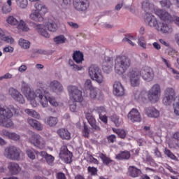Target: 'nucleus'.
<instances>
[{"instance_id":"f257e3e1","label":"nucleus","mask_w":179,"mask_h":179,"mask_svg":"<svg viewBox=\"0 0 179 179\" xmlns=\"http://www.w3.org/2000/svg\"><path fill=\"white\" fill-rule=\"evenodd\" d=\"M21 92L24 94L25 97L30 101L33 107H37V101H39L42 107H48V92L44 90V87L36 90L35 92L31 91L29 85L26 83H22Z\"/></svg>"},{"instance_id":"f03ea898","label":"nucleus","mask_w":179,"mask_h":179,"mask_svg":"<svg viewBox=\"0 0 179 179\" xmlns=\"http://www.w3.org/2000/svg\"><path fill=\"white\" fill-rule=\"evenodd\" d=\"M19 111L15 107L2 106L0 105V126L5 127V128H12L13 127V122L12 117L13 113L17 114Z\"/></svg>"},{"instance_id":"7ed1b4c3","label":"nucleus","mask_w":179,"mask_h":179,"mask_svg":"<svg viewBox=\"0 0 179 179\" xmlns=\"http://www.w3.org/2000/svg\"><path fill=\"white\" fill-rule=\"evenodd\" d=\"M131 66V59L124 55L117 56L114 60V69L117 75H123Z\"/></svg>"},{"instance_id":"20e7f679","label":"nucleus","mask_w":179,"mask_h":179,"mask_svg":"<svg viewBox=\"0 0 179 179\" xmlns=\"http://www.w3.org/2000/svg\"><path fill=\"white\" fill-rule=\"evenodd\" d=\"M162 96V87L159 84L153 85L147 92V97L151 103H157Z\"/></svg>"},{"instance_id":"39448f33","label":"nucleus","mask_w":179,"mask_h":179,"mask_svg":"<svg viewBox=\"0 0 179 179\" xmlns=\"http://www.w3.org/2000/svg\"><path fill=\"white\" fill-rule=\"evenodd\" d=\"M88 74L92 80H95L97 83H103L104 82V76L101 73V70L96 64H92L88 68Z\"/></svg>"},{"instance_id":"423d86ee","label":"nucleus","mask_w":179,"mask_h":179,"mask_svg":"<svg viewBox=\"0 0 179 179\" xmlns=\"http://www.w3.org/2000/svg\"><path fill=\"white\" fill-rule=\"evenodd\" d=\"M6 22L8 24H10V26H17L18 30H22V31H29V30H30V28H29V26L26 24V22H24L23 20L19 22L13 15H9L6 18Z\"/></svg>"},{"instance_id":"0eeeda50","label":"nucleus","mask_w":179,"mask_h":179,"mask_svg":"<svg viewBox=\"0 0 179 179\" xmlns=\"http://www.w3.org/2000/svg\"><path fill=\"white\" fill-rule=\"evenodd\" d=\"M68 92L71 101L82 103L83 101V96H82V91L78 89V87L69 85L68 87Z\"/></svg>"},{"instance_id":"6e6552de","label":"nucleus","mask_w":179,"mask_h":179,"mask_svg":"<svg viewBox=\"0 0 179 179\" xmlns=\"http://www.w3.org/2000/svg\"><path fill=\"white\" fill-rule=\"evenodd\" d=\"M129 82L132 87H138L141 85V71L138 69L130 70L128 74Z\"/></svg>"},{"instance_id":"1a4fd4ad","label":"nucleus","mask_w":179,"mask_h":179,"mask_svg":"<svg viewBox=\"0 0 179 179\" xmlns=\"http://www.w3.org/2000/svg\"><path fill=\"white\" fill-rule=\"evenodd\" d=\"M176 100V90L172 87H167L164 91L162 103L164 106H170Z\"/></svg>"},{"instance_id":"9d476101","label":"nucleus","mask_w":179,"mask_h":179,"mask_svg":"<svg viewBox=\"0 0 179 179\" xmlns=\"http://www.w3.org/2000/svg\"><path fill=\"white\" fill-rule=\"evenodd\" d=\"M29 142L38 149H44L45 148V139L38 134H34L29 138Z\"/></svg>"},{"instance_id":"9b49d317","label":"nucleus","mask_w":179,"mask_h":179,"mask_svg":"<svg viewBox=\"0 0 179 179\" xmlns=\"http://www.w3.org/2000/svg\"><path fill=\"white\" fill-rule=\"evenodd\" d=\"M29 142L38 149H44L45 148V139L38 134H34L29 138Z\"/></svg>"},{"instance_id":"f8f14e48","label":"nucleus","mask_w":179,"mask_h":179,"mask_svg":"<svg viewBox=\"0 0 179 179\" xmlns=\"http://www.w3.org/2000/svg\"><path fill=\"white\" fill-rule=\"evenodd\" d=\"M4 156L6 157H20L22 156V150L17 147L10 145L6 148Z\"/></svg>"},{"instance_id":"ddd939ff","label":"nucleus","mask_w":179,"mask_h":179,"mask_svg":"<svg viewBox=\"0 0 179 179\" xmlns=\"http://www.w3.org/2000/svg\"><path fill=\"white\" fill-rule=\"evenodd\" d=\"M140 72L143 79L147 82H152L155 78V71L150 67H143Z\"/></svg>"},{"instance_id":"4468645a","label":"nucleus","mask_w":179,"mask_h":179,"mask_svg":"<svg viewBox=\"0 0 179 179\" xmlns=\"http://www.w3.org/2000/svg\"><path fill=\"white\" fill-rule=\"evenodd\" d=\"M144 22L150 27H154V29L157 30V27H159V22H157V18H156L155 15L147 13L145 15Z\"/></svg>"},{"instance_id":"2eb2a0df","label":"nucleus","mask_w":179,"mask_h":179,"mask_svg":"<svg viewBox=\"0 0 179 179\" xmlns=\"http://www.w3.org/2000/svg\"><path fill=\"white\" fill-rule=\"evenodd\" d=\"M9 94L11 97L15 100V101H17L20 104H24L26 103V100H24V97L22 94L19 92L16 89L10 88Z\"/></svg>"},{"instance_id":"dca6fc26","label":"nucleus","mask_w":179,"mask_h":179,"mask_svg":"<svg viewBox=\"0 0 179 179\" xmlns=\"http://www.w3.org/2000/svg\"><path fill=\"white\" fill-rule=\"evenodd\" d=\"M73 6L79 12H85L89 8V0H74Z\"/></svg>"},{"instance_id":"f3484780","label":"nucleus","mask_w":179,"mask_h":179,"mask_svg":"<svg viewBox=\"0 0 179 179\" xmlns=\"http://www.w3.org/2000/svg\"><path fill=\"white\" fill-rule=\"evenodd\" d=\"M113 94L117 97H121L125 94V89L120 81L113 83Z\"/></svg>"},{"instance_id":"a211bd4d","label":"nucleus","mask_w":179,"mask_h":179,"mask_svg":"<svg viewBox=\"0 0 179 179\" xmlns=\"http://www.w3.org/2000/svg\"><path fill=\"white\" fill-rule=\"evenodd\" d=\"M26 153L28 157H36V156L37 157H38V156H41V157H54L52 155H48L45 151L38 152L34 148L27 149Z\"/></svg>"},{"instance_id":"6ab92c4d","label":"nucleus","mask_w":179,"mask_h":179,"mask_svg":"<svg viewBox=\"0 0 179 179\" xmlns=\"http://www.w3.org/2000/svg\"><path fill=\"white\" fill-rule=\"evenodd\" d=\"M157 31L164 33V34H169V33H173V27L170 24H167L164 22H159L158 27L157 28Z\"/></svg>"},{"instance_id":"aec40b11","label":"nucleus","mask_w":179,"mask_h":179,"mask_svg":"<svg viewBox=\"0 0 179 179\" xmlns=\"http://www.w3.org/2000/svg\"><path fill=\"white\" fill-rule=\"evenodd\" d=\"M49 87L55 93H62L64 92V86L58 80L51 81L49 84Z\"/></svg>"},{"instance_id":"412c9836","label":"nucleus","mask_w":179,"mask_h":179,"mask_svg":"<svg viewBox=\"0 0 179 179\" xmlns=\"http://www.w3.org/2000/svg\"><path fill=\"white\" fill-rule=\"evenodd\" d=\"M131 122H141L142 118L141 117V113L136 109H132L127 115Z\"/></svg>"},{"instance_id":"4be33fe9","label":"nucleus","mask_w":179,"mask_h":179,"mask_svg":"<svg viewBox=\"0 0 179 179\" xmlns=\"http://www.w3.org/2000/svg\"><path fill=\"white\" fill-rule=\"evenodd\" d=\"M111 66H113V62L110 57H105L102 62V69L105 73H110L111 72Z\"/></svg>"},{"instance_id":"5701e85b","label":"nucleus","mask_w":179,"mask_h":179,"mask_svg":"<svg viewBox=\"0 0 179 179\" xmlns=\"http://www.w3.org/2000/svg\"><path fill=\"white\" fill-rule=\"evenodd\" d=\"M35 29L36 30L37 33L42 36V37H45V38H50V33L47 31L45 28V25L38 24L35 26Z\"/></svg>"},{"instance_id":"b1692460","label":"nucleus","mask_w":179,"mask_h":179,"mask_svg":"<svg viewBox=\"0 0 179 179\" xmlns=\"http://www.w3.org/2000/svg\"><path fill=\"white\" fill-rule=\"evenodd\" d=\"M145 114L150 118H158L160 116V112L153 107L147 108L145 109Z\"/></svg>"},{"instance_id":"393cba45","label":"nucleus","mask_w":179,"mask_h":179,"mask_svg":"<svg viewBox=\"0 0 179 179\" xmlns=\"http://www.w3.org/2000/svg\"><path fill=\"white\" fill-rule=\"evenodd\" d=\"M8 169L12 176H17V174L20 173L21 170L19 164L13 162L9 163Z\"/></svg>"},{"instance_id":"a878e982","label":"nucleus","mask_w":179,"mask_h":179,"mask_svg":"<svg viewBox=\"0 0 179 179\" xmlns=\"http://www.w3.org/2000/svg\"><path fill=\"white\" fill-rule=\"evenodd\" d=\"M35 10L41 16H44L45 13H48V8L43 4L36 3L34 4Z\"/></svg>"},{"instance_id":"bb28decb","label":"nucleus","mask_w":179,"mask_h":179,"mask_svg":"<svg viewBox=\"0 0 179 179\" xmlns=\"http://www.w3.org/2000/svg\"><path fill=\"white\" fill-rule=\"evenodd\" d=\"M27 122L32 128L36 129V131H43V124L36 120L28 118Z\"/></svg>"},{"instance_id":"cd10ccee","label":"nucleus","mask_w":179,"mask_h":179,"mask_svg":"<svg viewBox=\"0 0 179 179\" xmlns=\"http://www.w3.org/2000/svg\"><path fill=\"white\" fill-rule=\"evenodd\" d=\"M142 9L144 12H155V4L145 0L142 3Z\"/></svg>"},{"instance_id":"c85d7f7f","label":"nucleus","mask_w":179,"mask_h":179,"mask_svg":"<svg viewBox=\"0 0 179 179\" xmlns=\"http://www.w3.org/2000/svg\"><path fill=\"white\" fill-rule=\"evenodd\" d=\"M147 92L146 91H135L134 92V97L135 100L145 101L146 100Z\"/></svg>"},{"instance_id":"c756f323","label":"nucleus","mask_w":179,"mask_h":179,"mask_svg":"<svg viewBox=\"0 0 179 179\" xmlns=\"http://www.w3.org/2000/svg\"><path fill=\"white\" fill-rule=\"evenodd\" d=\"M141 174H142V171H141V169H138L135 166L129 167V176H130V177H139Z\"/></svg>"},{"instance_id":"7c9ffc66","label":"nucleus","mask_w":179,"mask_h":179,"mask_svg":"<svg viewBox=\"0 0 179 179\" xmlns=\"http://www.w3.org/2000/svg\"><path fill=\"white\" fill-rule=\"evenodd\" d=\"M72 152L68 150L66 145L62 146L59 152V157H72Z\"/></svg>"},{"instance_id":"2f4dec72","label":"nucleus","mask_w":179,"mask_h":179,"mask_svg":"<svg viewBox=\"0 0 179 179\" xmlns=\"http://www.w3.org/2000/svg\"><path fill=\"white\" fill-rule=\"evenodd\" d=\"M58 135L62 138V139H71V133L66 129H59L57 131Z\"/></svg>"},{"instance_id":"473e14b6","label":"nucleus","mask_w":179,"mask_h":179,"mask_svg":"<svg viewBox=\"0 0 179 179\" xmlns=\"http://www.w3.org/2000/svg\"><path fill=\"white\" fill-rule=\"evenodd\" d=\"M29 19L34 20V22H43L44 20L43 15L38 13L36 10L34 11L29 15Z\"/></svg>"},{"instance_id":"72a5a7b5","label":"nucleus","mask_w":179,"mask_h":179,"mask_svg":"<svg viewBox=\"0 0 179 179\" xmlns=\"http://www.w3.org/2000/svg\"><path fill=\"white\" fill-rule=\"evenodd\" d=\"M45 124L49 127H55L58 124V118L52 116L45 117Z\"/></svg>"},{"instance_id":"f704fd0d","label":"nucleus","mask_w":179,"mask_h":179,"mask_svg":"<svg viewBox=\"0 0 179 179\" xmlns=\"http://www.w3.org/2000/svg\"><path fill=\"white\" fill-rule=\"evenodd\" d=\"M90 90V97L92 100H96V99H98V100H100V90H99L96 87H94Z\"/></svg>"},{"instance_id":"c9c22d12","label":"nucleus","mask_w":179,"mask_h":179,"mask_svg":"<svg viewBox=\"0 0 179 179\" xmlns=\"http://www.w3.org/2000/svg\"><path fill=\"white\" fill-rule=\"evenodd\" d=\"M73 59L76 64H80L83 61V53L80 51H76L73 55Z\"/></svg>"},{"instance_id":"e433bc0d","label":"nucleus","mask_w":179,"mask_h":179,"mask_svg":"<svg viewBox=\"0 0 179 179\" xmlns=\"http://www.w3.org/2000/svg\"><path fill=\"white\" fill-rule=\"evenodd\" d=\"M18 44L21 48L23 50H29L30 48V41L24 39V38H20L18 41Z\"/></svg>"},{"instance_id":"4c0bfd02","label":"nucleus","mask_w":179,"mask_h":179,"mask_svg":"<svg viewBox=\"0 0 179 179\" xmlns=\"http://www.w3.org/2000/svg\"><path fill=\"white\" fill-rule=\"evenodd\" d=\"M162 61L165 64V65L169 68V71L173 73L175 76L176 79H179V73L177 72V71L174 70V69L171 68V64H170V62H168L167 59L162 57Z\"/></svg>"},{"instance_id":"58836bf2","label":"nucleus","mask_w":179,"mask_h":179,"mask_svg":"<svg viewBox=\"0 0 179 179\" xmlns=\"http://www.w3.org/2000/svg\"><path fill=\"white\" fill-rule=\"evenodd\" d=\"M46 26L48 27V30L49 31H52V33H55L58 29V26L55 24V22L54 21H49L47 24Z\"/></svg>"},{"instance_id":"ea45409f","label":"nucleus","mask_w":179,"mask_h":179,"mask_svg":"<svg viewBox=\"0 0 179 179\" xmlns=\"http://www.w3.org/2000/svg\"><path fill=\"white\" fill-rule=\"evenodd\" d=\"M54 41L55 44H65L66 43L67 39L64 35H59L54 38Z\"/></svg>"},{"instance_id":"a19ab883","label":"nucleus","mask_w":179,"mask_h":179,"mask_svg":"<svg viewBox=\"0 0 179 179\" xmlns=\"http://www.w3.org/2000/svg\"><path fill=\"white\" fill-rule=\"evenodd\" d=\"M8 5L3 6L2 7L3 13H9L12 11V0L7 1Z\"/></svg>"},{"instance_id":"79ce46f5","label":"nucleus","mask_w":179,"mask_h":179,"mask_svg":"<svg viewBox=\"0 0 179 179\" xmlns=\"http://www.w3.org/2000/svg\"><path fill=\"white\" fill-rule=\"evenodd\" d=\"M113 131L115 132V134L118 135L119 138H121L122 139H124L125 136H127V132H125V130L124 129H113Z\"/></svg>"},{"instance_id":"37998d69","label":"nucleus","mask_w":179,"mask_h":179,"mask_svg":"<svg viewBox=\"0 0 179 179\" xmlns=\"http://www.w3.org/2000/svg\"><path fill=\"white\" fill-rule=\"evenodd\" d=\"M24 111L26 114H28V115H30V117H33L34 118H40V114L33 109H25Z\"/></svg>"},{"instance_id":"c03bdc74","label":"nucleus","mask_w":179,"mask_h":179,"mask_svg":"<svg viewBox=\"0 0 179 179\" xmlns=\"http://www.w3.org/2000/svg\"><path fill=\"white\" fill-rule=\"evenodd\" d=\"M111 120H112L113 122H114V124L116 127H120V125H121V124H122V119H120L116 115H113L111 117Z\"/></svg>"},{"instance_id":"a18cd8bd","label":"nucleus","mask_w":179,"mask_h":179,"mask_svg":"<svg viewBox=\"0 0 179 179\" xmlns=\"http://www.w3.org/2000/svg\"><path fill=\"white\" fill-rule=\"evenodd\" d=\"M123 41H127L130 44V45H135V43L134 41H136V38L135 36H129L123 39Z\"/></svg>"},{"instance_id":"49530a36","label":"nucleus","mask_w":179,"mask_h":179,"mask_svg":"<svg viewBox=\"0 0 179 179\" xmlns=\"http://www.w3.org/2000/svg\"><path fill=\"white\" fill-rule=\"evenodd\" d=\"M17 3L22 9H26V8H27V5H29L27 0H20L17 2Z\"/></svg>"},{"instance_id":"de8ad7c7","label":"nucleus","mask_w":179,"mask_h":179,"mask_svg":"<svg viewBox=\"0 0 179 179\" xmlns=\"http://www.w3.org/2000/svg\"><path fill=\"white\" fill-rule=\"evenodd\" d=\"M160 5L162 8H169L171 6V2L169 0H162Z\"/></svg>"},{"instance_id":"09e8293b","label":"nucleus","mask_w":179,"mask_h":179,"mask_svg":"<svg viewBox=\"0 0 179 179\" xmlns=\"http://www.w3.org/2000/svg\"><path fill=\"white\" fill-rule=\"evenodd\" d=\"M88 173L90 174V176H97V168L94 166H89L87 168Z\"/></svg>"},{"instance_id":"8fccbe9b","label":"nucleus","mask_w":179,"mask_h":179,"mask_svg":"<svg viewBox=\"0 0 179 179\" xmlns=\"http://www.w3.org/2000/svg\"><path fill=\"white\" fill-rule=\"evenodd\" d=\"M8 139H12V141H20V136L15 132H11L10 133V136L8 137Z\"/></svg>"},{"instance_id":"3c124183","label":"nucleus","mask_w":179,"mask_h":179,"mask_svg":"<svg viewBox=\"0 0 179 179\" xmlns=\"http://www.w3.org/2000/svg\"><path fill=\"white\" fill-rule=\"evenodd\" d=\"M48 101L50 104H51V106H53V107H58V102L55 100V97L50 96L48 100Z\"/></svg>"},{"instance_id":"603ef678","label":"nucleus","mask_w":179,"mask_h":179,"mask_svg":"<svg viewBox=\"0 0 179 179\" xmlns=\"http://www.w3.org/2000/svg\"><path fill=\"white\" fill-rule=\"evenodd\" d=\"M138 45H140V47H142V48L146 50L147 45L144 37H141L140 38H138Z\"/></svg>"},{"instance_id":"864d4df0","label":"nucleus","mask_w":179,"mask_h":179,"mask_svg":"<svg viewBox=\"0 0 179 179\" xmlns=\"http://www.w3.org/2000/svg\"><path fill=\"white\" fill-rule=\"evenodd\" d=\"M61 6L63 9H68L71 6V0H62Z\"/></svg>"},{"instance_id":"5fc2aeb1","label":"nucleus","mask_w":179,"mask_h":179,"mask_svg":"<svg viewBox=\"0 0 179 179\" xmlns=\"http://www.w3.org/2000/svg\"><path fill=\"white\" fill-rule=\"evenodd\" d=\"M1 40H3V41L8 43V44H13L15 43V39H13V38H12L11 36H6L5 35L4 36H3V38H1Z\"/></svg>"},{"instance_id":"6e6d98bb","label":"nucleus","mask_w":179,"mask_h":179,"mask_svg":"<svg viewBox=\"0 0 179 179\" xmlns=\"http://www.w3.org/2000/svg\"><path fill=\"white\" fill-rule=\"evenodd\" d=\"M168 54L169 55L173 57V58H178L179 57V54L178 53V52L173 48H169Z\"/></svg>"},{"instance_id":"4d7b16f0","label":"nucleus","mask_w":179,"mask_h":179,"mask_svg":"<svg viewBox=\"0 0 179 179\" xmlns=\"http://www.w3.org/2000/svg\"><path fill=\"white\" fill-rule=\"evenodd\" d=\"M102 162L103 164H106V166H108V164H113L114 163V161L110 157H101Z\"/></svg>"},{"instance_id":"13d9d810","label":"nucleus","mask_w":179,"mask_h":179,"mask_svg":"<svg viewBox=\"0 0 179 179\" xmlns=\"http://www.w3.org/2000/svg\"><path fill=\"white\" fill-rule=\"evenodd\" d=\"M79 110V107H78V105L76 104V102L73 101L72 104H70V111L72 113H76V111Z\"/></svg>"},{"instance_id":"bf43d9fd","label":"nucleus","mask_w":179,"mask_h":179,"mask_svg":"<svg viewBox=\"0 0 179 179\" xmlns=\"http://www.w3.org/2000/svg\"><path fill=\"white\" fill-rule=\"evenodd\" d=\"M117 157H131V154L129 151H121Z\"/></svg>"},{"instance_id":"052dcab7","label":"nucleus","mask_w":179,"mask_h":179,"mask_svg":"<svg viewBox=\"0 0 179 179\" xmlns=\"http://www.w3.org/2000/svg\"><path fill=\"white\" fill-rule=\"evenodd\" d=\"M85 89H88L89 90L94 88V87H93V85L92 84V80L88 79L85 81Z\"/></svg>"},{"instance_id":"680f3d73","label":"nucleus","mask_w":179,"mask_h":179,"mask_svg":"<svg viewBox=\"0 0 179 179\" xmlns=\"http://www.w3.org/2000/svg\"><path fill=\"white\" fill-rule=\"evenodd\" d=\"M90 135V130H89V128L87 127V126L85 125L84 129L83 130V136L85 138H89Z\"/></svg>"},{"instance_id":"e2e57ef3","label":"nucleus","mask_w":179,"mask_h":179,"mask_svg":"<svg viewBox=\"0 0 179 179\" xmlns=\"http://www.w3.org/2000/svg\"><path fill=\"white\" fill-rule=\"evenodd\" d=\"M86 118L90 124V125H93V124L96 123V119H94V117L90 115H87Z\"/></svg>"},{"instance_id":"0e129e2a","label":"nucleus","mask_w":179,"mask_h":179,"mask_svg":"<svg viewBox=\"0 0 179 179\" xmlns=\"http://www.w3.org/2000/svg\"><path fill=\"white\" fill-rule=\"evenodd\" d=\"M145 163L147 164H149L150 166H152V167H155V166H156V162H155V159H153V158L152 157H147Z\"/></svg>"},{"instance_id":"69168bd1","label":"nucleus","mask_w":179,"mask_h":179,"mask_svg":"<svg viewBox=\"0 0 179 179\" xmlns=\"http://www.w3.org/2000/svg\"><path fill=\"white\" fill-rule=\"evenodd\" d=\"M95 111H97L98 113L100 114H103L104 113H106V108H104V106H99V107H96L95 108Z\"/></svg>"},{"instance_id":"338daca9","label":"nucleus","mask_w":179,"mask_h":179,"mask_svg":"<svg viewBox=\"0 0 179 179\" xmlns=\"http://www.w3.org/2000/svg\"><path fill=\"white\" fill-rule=\"evenodd\" d=\"M116 139H117V137L114 134H112V135L108 136V142L109 143H114L115 142Z\"/></svg>"},{"instance_id":"774afa93","label":"nucleus","mask_w":179,"mask_h":179,"mask_svg":"<svg viewBox=\"0 0 179 179\" xmlns=\"http://www.w3.org/2000/svg\"><path fill=\"white\" fill-rule=\"evenodd\" d=\"M67 24L71 27V29H79V24L73 22H68Z\"/></svg>"}]
</instances>
